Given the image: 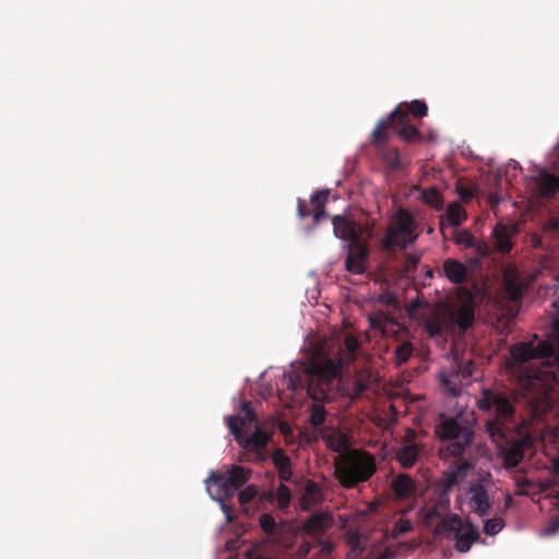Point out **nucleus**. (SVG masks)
<instances>
[{"mask_svg": "<svg viewBox=\"0 0 559 559\" xmlns=\"http://www.w3.org/2000/svg\"><path fill=\"white\" fill-rule=\"evenodd\" d=\"M318 492V486L313 481H309L306 485V495L302 498V508L308 509L311 504L310 498Z\"/></svg>", "mask_w": 559, "mask_h": 559, "instance_id": "obj_41", "label": "nucleus"}, {"mask_svg": "<svg viewBox=\"0 0 559 559\" xmlns=\"http://www.w3.org/2000/svg\"><path fill=\"white\" fill-rule=\"evenodd\" d=\"M275 498H276L278 508H281V509L287 508L292 500L290 489L282 483L276 489Z\"/></svg>", "mask_w": 559, "mask_h": 559, "instance_id": "obj_35", "label": "nucleus"}, {"mask_svg": "<svg viewBox=\"0 0 559 559\" xmlns=\"http://www.w3.org/2000/svg\"><path fill=\"white\" fill-rule=\"evenodd\" d=\"M250 475V469L238 465L231 466L226 473L212 472L207 479L209 489L215 486L217 498H228L249 480Z\"/></svg>", "mask_w": 559, "mask_h": 559, "instance_id": "obj_10", "label": "nucleus"}, {"mask_svg": "<svg viewBox=\"0 0 559 559\" xmlns=\"http://www.w3.org/2000/svg\"><path fill=\"white\" fill-rule=\"evenodd\" d=\"M476 404L481 412L493 411V416L485 425L491 440L498 445L507 443L509 424L515 412L509 397L502 392L486 388L480 391Z\"/></svg>", "mask_w": 559, "mask_h": 559, "instance_id": "obj_4", "label": "nucleus"}, {"mask_svg": "<svg viewBox=\"0 0 559 559\" xmlns=\"http://www.w3.org/2000/svg\"><path fill=\"white\" fill-rule=\"evenodd\" d=\"M426 276L429 277V278H432L433 276V271L427 266V270H426Z\"/></svg>", "mask_w": 559, "mask_h": 559, "instance_id": "obj_54", "label": "nucleus"}, {"mask_svg": "<svg viewBox=\"0 0 559 559\" xmlns=\"http://www.w3.org/2000/svg\"><path fill=\"white\" fill-rule=\"evenodd\" d=\"M274 467L278 473V478L282 481H289L293 475L290 457L285 453L283 449H276L272 456Z\"/></svg>", "mask_w": 559, "mask_h": 559, "instance_id": "obj_26", "label": "nucleus"}, {"mask_svg": "<svg viewBox=\"0 0 559 559\" xmlns=\"http://www.w3.org/2000/svg\"><path fill=\"white\" fill-rule=\"evenodd\" d=\"M329 195H330L329 190H321V191L314 192L310 198L311 205H312L313 210L324 209V206L328 202Z\"/></svg>", "mask_w": 559, "mask_h": 559, "instance_id": "obj_39", "label": "nucleus"}, {"mask_svg": "<svg viewBox=\"0 0 559 559\" xmlns=\"http://www.w3.org/2000/svg\"><path fill=\"white\" fill-rule=\"evenodd\" d=\"M522 459L523 454L520 450H511L506 455V464L508 466L515 467L519 465Z\"/></svg>", "mask_w": 559, "mask_h": 559, "instance_id": "obj_42", "label": "nucleus"}, {"mask_svg": "<svg viewBox=\"0 0 559 559\" xmlns=\"http://www.w3.org/2000/svg\"><path fill=\"white\" fill-rule=\"evenodd\" d=\"M335 478L347 489L368 481L377 471L376 459L365 450H349L338 455L334 462Z\"/></svg>", "mask_w": 559, "mask_h": 559, "instance_id": "obj_5", "label": "nucleus"}, {"mask_svg": "<svg viewBox=\"0 0 559 559\" xmlns=\"http://www.w3.org/2000/svg\"><path fill=\"white\" fill-rule=\"evenodd\" d=\"M239 407L242 415H230L229 417H236L238 419L236 420V426L240 431H245V428L248 424H257L259 419L255 411L251 405V402L241 401Z\"/></svg>", "mask_w": 559, "mask_h": 559, "instance_id": "obj_28", "label": "nucleus"}, {"mask_svg": "<svg viewBox=\"0 0 559 559\" xmlns=\"http://www.w3.org/2000/svg\"><path fill=\"white\" fill-rule=\"evenodd\" d=\"M259 523L263 532L269 535H273L277 528L274 518L267 513L260 515Z\"/></svg>", "mask_w": 559, "mask_h": 559, "instance_id": "obj_38", "label": "nucleus"}, {"mask_svg": "<svg viewBox=\"0 0 559 559\" xmlns=\"http://www.w3.org/2000/svg\"><path fill=\"white\" fill-rule=\"evenodd\" d=\"M559 528V521L556 523V525L551 528V532H556Z\"/></svg>", "mask_w": 559, "mask_h": 559, "instance_id": "obj_59", "label": "nucleus"}, {"mask_svg": "<svg viewBox=\"0 0 559 559\" xmlns=\"http://www.w3.org/2000/svg\"><path fill=\"white\" fill-rule=\"evenodd\" d=\"M445 219L449 225L459 226L466 219V213L460 204L451 203L448 205Z\"/></svg>", "mask_w": 559, "mask_h": 559, "instance_id": "obj_31", "label": "nucleus"}, {"mask_svg": "<svg viewBox=\"0 0 559 559\" xmlns=\"http://www.w3.org/2000/svg\"><path fill=\"white\" fill-rule=\"evenodd\" d=\"M418 514L421 516L424 525L430 527L435 520L442 521L451 515L450 502L432 496L429 502L419 509Z\"/></svg>", "mask_w": 559, "mask_h": 559, "instance_id": "obj_15", "label": "nucleus"}, {"mask_svg": "<svg viewBox=\"0 0 559 559\" xmlns=\"http://www.w3.org/2000/svg\"><path fill=\"white\" fill-rule=\"evenodd\" d=\"M543 230L545 233H557V231H559V219L556 218V217L548 218L543 224Z\"/></svg>", "mask_w": 559, "mask_h": 559, "instance_id": "obj_44", "label": "nucleus"}, {"mask_svg": "<svg viewBox=\"0 0 559 559\" xmlns=\"http://www.w3.org/2000/svg\"><path fill=\"white\" fill-rule=\"evenodd\" d=\"M556 499L559 501V491L556 493Z\"/></svg>", "mask_w": 559, "mask_h": 559, "instance_id": "obj_60", "label": "nucleus"}, {"mask_svg": "<svg viewBox=\"0 0 559 559\" xmlns=\"http://www.w3.org/2000/svg\"><path fill=\"white\" fill-rule=\"evenodd\" d=\"M552 467L557 475H559V456L552 461Z\"/></svg>", "mask_w": 559, "mask_h": 559, "instance_id": "obj_53", "label": "nucleus"}, {"mask_svg": "<svg viewBox=\"0 0 559 559\" xmlns=\"http://www.w3.org/2000/svg\"><path fill=\"white\" fill-rule=\"evenodd\" d=\"M530 242L532 245L533 248L535 249H543L544 246H543V238L540 235L534 233L530 236Z\"/></svg>", "mask_w": 559, "mask_h": 559, "instance_id": "obj_48", "label": "nucleus"}, {"mask_svg": "<svg viewBox=\"0 0 559 559\" xmlns=\"http://www.w3.org/2000/svg\"><path fill=\"white\" fill-rule=\"evenodd\" d=\"M535 193L543 199L551 200L559 193V176L538 169L532 178Z\"/></svg>", "mask_w": 559, "mask_h": 559, "instance_id": "obj_12", "label": "nucleus"}, {"mask_svg": "<svg viewBox=\"0 0 559 559\" xmlns=\"http://www.w3.org/2000/svg\"><path fill=\"white\" fill-rule=\"evenodd\" d=\"M297 213L300 218H305L310 214V211L304 200L298 199Z\"/></svg>", "mask_w": 559, "mask_h": 559, "instance_id": "obj_47", "label": "nucleus"}, {"mask_svg": "<svg viewBox=\"0 0 559 559\" xmlns=\"http://www.w3.org/2000/svg\"><path fill=\"white\" fill-rule=\"evenodd\" d=\"M468 506L472 512L478 516L484 518L489 514L491 509V501L488 496L486 487L479 483H472L468 487Z\"/></svg>", "mask_w": 559, "mask_h": 559, "instance_id": "obj_14", "label": "nucleus"}, {"mask_svg": "<svg viewBox=\"0 0 559 559\" xmlns=\"http://www.w3.org/2000/svg\"><path fill=\"white\" fill-rule=\"evenodd\" d=\"M454 241L456 245L474 249L479 258L487 257L491 250L490 246L485 240L477 239L473 234L465 229L455 231Z\"/></svg>", "mask_w": 559, "mask_h": 559, "instance_id": "obj_23", "label": "nucleus"}, {"mask_svg": "<svg viewBox=\"0 0 559 559\" xmlns=\"http://www.w3.org/2000/svg\"><path fill=\"white\" fill-rule=\"evenodd\" d=\"M504 289L508 295V297L512 301H518L522 298L523 289L521 283L518 282V280L512 277H507L504 281Z\"/></svg>", "mask_w": 559, "mask_h": 559, "instance_id": "obj_34", "label": "nucleus"}, {"mask_svg": "<svg viewBox=\"0 0 559 559\" xmlns=\"http://www.w3.org/2000/svg\"><path fill=\"white\" fill-rule=\"evenodd\" d=\"M326 216L324 209L313 210V222L318 224Z\"/></svg>", "mask_w": 559, "mask_h": 559, "instance_id": "obj_49", "label": "nucleus"}, {"mask_svg": "<svg viewBox=\"0 0 559 559\" xmlns=\"http://www.w3.org/2000/svg\"><path fill=\"white\" fill-rule=\"evenodd\" d=\"M350 543H352L353 551H358V552H362L364 551V548L360 546V538H359V536L353 537Z\"/></svg>", "mask_w": 559, "mask_h": 559, "instance_id": "obj_50", "label": "nucleus"}, {"mask_svg": "<svg viewBox=\"0 0 559 559\" xmlns=\"http://www.w3.org/2000/svg\"><path fill=\"white\" fill-rule=\"evenodd\" d=\"M377 150L391 170H397L401 167L400 153L396 147L385 145Z\"/></svg>", "mask_w": 559, "mask_h": 559, "instance_id": "obj_30", "label": "nucleus"}, {"mask_svg": "<svg viewBox=\"0 0 559 559\" xmlns=\"http://www.w3.org/2000/svg\"><path fill=\"white\" fill-rule=\"evenodd\" d=\"M444 228H445V223H444V219L441 218V221H440V230H441V233L444 231Z\"/></svg>", "mask_w": 559, "mask_h": 559, "instance_id": "obj_56", "label": "nucleus"}, {"mask_svg": "<svg viewBox=\"0 0 559 559\" xmlns=\"http://www.w3.org/2000/svg\"><path fill=\"white\" fill-rule=\"evenodd\" d=\"M557 334L552 340L534 342H519L511 346L510 355L520 368V383L524 391L533 393L544 390L547 383L555 378L548 369H524L523 365L535 359H554L559 364V322L556 325Z\"/></svg>", "mask_w": 559, "mask_h": 559, "instance_id": "obj_1", "label": "nucleus"}, {"mask_svg": "<svg viewBox=\"0 0 559 559\" xmlns=\"http://www.w3.org/2000/svg\"><path fill=\"white\" fill-rule=\"evenodd\" d=\"M415 221L412 213L406 209H399L392 217V223L388 227L383 238V248L392 250L399 248L405 249L417 239L415 233Z\"/></svg>", "mask_w": 559, "mask_h": 559, "instance_id": "obj_9", "label": "nucleus"}, {"mask_svg": "<svg viewBox=\"0 0 559 559\" xmlns=\"http://www.w3.org/2000/svg\"><path fill=\"white\" fill-rule=\"evenodd\" d=\"M312 547H313L312 543H310V542H306V540H305V542H302V543L300 544V546H299L298 550H297V556H298L300 559L306 558V557L310 554V551H311Z\"/></svg>", "mask_w": 559, "mask_h": 559, "instance_id": "obj_45", "label": "nucleus"}, {"mask_svg": "<svg viewBox=\"0 0 559 559\" xmlns=\"http://www.w3.org/2000/svg\"><path fill=\"white\" fill-rule=\"evenodd\" d=\"M419 445L412 443L400 448L396 451L395 459L404 468H411L415 465L419 455Z\"/></svg>", "mask_w": 559, "mask_h": 559, "instance_id": "obj_27", "label": "nucleus"}, {"mask_svg": "<svg viewBox=\"0 0 559 559\" xmlns=\"http://www.w3.org/2000/svg\"><path fill=\"white\" fill-rule=\"evenodd\" d=\"M318 545L320 546L319 551L322 556H329L333 551V544L331 542L321 539V537L319 538Z\"/></svg>", "mask_w": 559, "mask_h": 559, "instance_id": "obj_46", "label": "nucleus"}, {"mask_svg": "<svg viewBox=\"0 0 559 559\" xmlns=\"http://www.w3.org/2000/svg\"><path fill=\"white\" fill-rule=\"evenodd\" d=\"M342 368V358L312 360L306 369L308 395L317 402L333 401L338 395Z\"/></svg>", "mask_w": 559, "mask_h": 559, "instance_id": "obj_3", "label": "nucleus"}, {"mask_svg": "<svg viewBox=\"0 0 559 559\" xmlns=\"http://www.w3.org/2000/svg\"><path fill=\"white\" fill-rule=\"evenodd\" d=\"M438 273L444 276L451 284L462 285L468 280L472 271L465 263L448 258L443 261L442 269Z\"/></svg>", "mask_w": 559, "mask_h": 559, "instance_id": "obj_16", "label": "nucleus"}, {"mask_svg": "<svg viewBox=\"0 0 559 559\" xmlns=\"http://www.w3.org/2000/svg\"><path fill=\"white\" fill-rule=\"evenodd\" d=\"M382 320H386V318H384V317H383V318H380V319H377V318L371 319V325H372L373 328L384 329V326H383V325H382V323L380 322V321H382Z\"/></svg>", "mask_w": 559, "mask_h": 559, "instance_id": "obj_52", "label": "nucleus"}, {"mask_svg": "<svg viewBox=\"0 0 559 559\" xmlns=\"http://www.w3.org/2000/svg\"><path fill=\"white\" fill-rule=\"evenodd\" d=\"M518 233L519 227L516 224H496L491 233L493 250L501 254L509 253L513 248L512 239Z\"/></svg>", "mask_w": 559, "mask_h": 559, "instance_id": "obj_13", "label": "nucleus"}, {"mask_svg": "<svg viewBox=\"0 0 559 559\" xmlns=\"http://www.w3.org/2000/svg\"><path fill=\"white\" fill-rule=\"evenodd\" d=\"M391 127L390 117L385 119H381L378 121L371 133V144L376 146V148H380L385 146L386 140L389 138V128Z\"/></svg>", "mask_w": 559, "mask_h": 559, "instance_id": "obj_29", "label": "nucleus"}, {"mask_svg": "<svg viewBox=\"0 0 559 559\" xmlns=\"http://www.w3.org/2000/svg\"><path fill=\"white\" fill-rule=\"evenodd\" d=\"M332 223L334 235L337 238L349 241L350 243L359 242V234L353 221H349L344 216L336 215L333 217Z\"/></svg>", "mask_w": 559, "mask_h": 559, "instance_id": "obj_22", "label": "nucleus"}, {"mask_svg": "<svg viewBox=\"0 0 559 559\" xmlns=\"http://www.w3.org/2000/svg\"><path fill=\"white\" fill-rule=\"evenodd\" d=\"M421 200L436 210L442 209V195L436 188L425 189L421 192Z\"/></svg>", "mask_w": 559, "mask_h": 559, "instance_id": "obj_32", "label": "nucleus"}, {"mask_svg": "<svg viewBox=\"0 0 559 559\" xmlns=\"http://www.w3.org/2000/svg\"><path fill=\"white\" fill-rule=\"evenodd\" d=\"M413 530V524L407 519H400L395 522L392 528V537L399 538L402 534L408 533Z\"/></svg>", "mask_w": 559, "mask_h": 559, "instance_id": "obj_37", "label": "nucleus"}, {"mask_svg": "<svg viewBox=\"0 0 559 559\" xmlns=\"http://www.w3.org/2000/svg\"><path fill=\"white\" fill-rule=\"evenodd\" d=\"M332 525L333 518L328 512H314L304 521L302 530L305 533L316 538H320L332 527Z\"/></svg>", "mask_w": 559, "mask_h": 559, "instance_id": "obj_17", "label": "nucleus"}, {"mask_svg": "<svg viewBox=\"0 0 559 559\" xmlns=\"http://www.w3.org/2000/svg\"><path fill=\"white\" fill-rule=\"evenodd\" d=\"M390 123L396 134L407 143H416L424 140L423 133L409 121V119L393 117L390 115Z\"/></svg>", "mask_w": 559, "mask_h": 559, "instance_id": "obj_20", "label": "nucleus"}, {"mask_svg": "<svg viewBox=\"0 0 559 559\" xmlns=\"http://www.w3.org/2000/svg\"><path fill=\"white\" fill-rule=\"evenodd\" d=\"M472 467L473 465L468 461L464 459L456 460L433 481L432 496L451 502V492L467 476Z\"/></svg>", "mask_w": 559, "mask_h": 559, "instance_id": "obj_11", "label": "nucleus"}, {"mask_svg": "<svg viewBox=\"0 0 559 559\" xmlns=\"http://www.w3.org/2000/svg\"><path fill=\"white\" fill-rule=\"evenodd\" d=\"M436 536H445L454 540V547L460 552H467L473 543L478 540L479 531L469 522L463 523L457 514L439 521L433 530Z\"/></svg>", "mask_w": 559, "mask_h": 559, "instance_id": "obj_8", "label": "nucleus"}, {"mask_svg": "<svg viewBox=\"0 0 559 559\" xmlns=\"http://www.w3.org/2000/svg\"><path fill=\"white\" fill-rule=\"evenodd\" d=\"M479 263V259L478 258H473L469 260V265H476Z\"/></svg>", "mask_w": 559, "mask_h": 559, "instance_id": "obj_55", "label": "nucleus"}, {"mask_svg": "<svg viewBox=\"0 0 559 559\" xmlns=\"http://www.w3.org/2000/svg\"><path fill=\"white\" fill-rule=\"evenodd\" d=\"M322 438L326 443V447L333 452L342 455L346 451L353 450L352 437L340 429L323 428L321 431Z\"/></svg>", "mask_w": 559, "mask_h": 559, "instance_id": "obj_19", "label": "nucleus"}, {"mask_svg": "<svg viewBox=\"0 0 559 559\" xmlns=\"http://www.w3.org/2000/svg\"><path fill=\"white\" fill-rule=\"evenodd\" d=\"M392 490L397 499L406 500L416 491L415 481L407 474H399L391 483Z\"/></svg>", "mask_w": 559, "mask_h": 559, "instance_id": "obj_25", "label": "nucleus"}, {"mask_svg": "<svg viewBox=\"0 0 559 559\" xmlns=\"http://www.w3.org/2000/svg\"><path fill=\"white\" fill-rule=\"evenodd\" d=\"M428 107L424 100H412L409 103L404 102L399 104L395 109L390 114L393 117H401L404 119H409V116L414 118H423L427 116Z\"/></svg>", "mask_w": 559, "mask_h": 559, "instance_id": "obj_24", "label": "nucleus"}, {"mask_svg": "<svg viewBox=\"0 0 559 559\" xmlns=\"http://www.w3.org/2000/svg\"><path fill=\"white\" fill-rule=\"evenodd\" d=\"M255 495H257V490L252 486L245 488L238 495L239 503L246 504V503L250 502L255 497Z\"/></svg>", "mask_w": 559, "mask_h": 559, "instance_id": "obj_43", "label": "nucleus"}, {"mask_svg": "<svg viewBox=\"0 0 559 559\" xmlns=\"http://www.w3.org/2000/svg\"><path fill=\"white\" fill-rule=\"evenodd\" d=\"M326 411L322 404H312L310 408L309 421L314 429L323 426L325 421Z\"/></svg>", "mask_w": 559, "mask_h": 559, "instance_id": "obj_33", "label": "nucleus"}, {"mask_svg": "<svg viewBox=\"0 0 559 559\" xmlns=\"http://www.w3.org/2000/svg\"><path fill=\"white\" fill-rule=\"evenodd\" d=\"M368 258L366 246L358 243H350L349 250L345 260L346 270L352 274H362L366 270L365 263Z\"/></svg>", "mask_w": 559, "mask_h": 559, "instance_id": "obj_21", "label": "nucleus"}, {"mask_svg": "<svg viewBox=\"0 0 559 559\" xmlns=\"http://www.w3.org/2000/svg\"><path fill=\"white\" fill-rule=\"evenodd\" d=\"M236 417H226V424L237 444L243 450L242 462L264 463L269 460L267 444L272 436L266 430L257 426L251 435L240 431L236 426Z\"/></svg>", "mask_w": 559, "mask_h": 559, "instance_id": "obj_7", "label": "nucleus"}, {"mask_svg": "<svg viewBox=\"0 0 559 559\" xmlns=\"http://www.w3.org/2000/svg\"><path fill=\"white\" fill-rule=\"evenodd\" d=\"M396 329L393 331L394 338L400 342L394 349V362L400 366L406 364L414 353V345L408 340V329L395 324Z\"/></svg>", "mask_w": 559, "mask_h": 559, "instance_id": "obj_18", "label": "nucleus"}, {"mask_svg": "<svg viewBox=\"0 0 559 559\" xmlns=\"http://www.w3.org/2000/svg\"><path fill=\"white\" fill-rule=\"evenodd\" d=\"M504 526V522L500 518L489 519L484 524V532L487 535H496L498 534Z\"/></svg>", "mask_w": 559, "mask_h": 559, "instance_id": "obj_36", "label": "nucleus"}, {"mask_svg": "<svg viewBox=\"0 0 559 559\" xmlns=\"http://www.w3.org/2000/svg\"><path fill=\"white\" fill-rule=\"evenodd\" d=\"M552 305L556 309L559 310V297L554 300Z\"/></svg>", "mask_w": 559, "mask_h": 559, "instance_id": "obj_57", "label": "nucleus"}, {"mask_svg": "<svg viewBox=\"0 0 559 559\" xmlns=\"http://www.w3.org/2000/svg\"><path fill=\"white\" fill-rule=\"evenodd\" d=\"M258 549L254 547H251L246 550L247 559H263L262 557L258 556Z\"/></svg>", "mask_w": 559, "mask_h": 559, "instance_id": "obj_51", "label": "nucleus"}, {"mask_svg": "<svg viewBox=\"0 0 559 559\" xmlns=\"http://www.w3.org/2000/svg\"><path fill=\"white\" fill-rule=\"evenodd\" d=\"M475 297L465 287H457L455 301L443 312H435L425 320L424 329L429 337H447L449 333L464 335L475 321Z\"/></svg>", "mask_w": 559, "mask_h": 559, "instance_id": "obj_2", "label": "nucleus"}, {"mask_svg": "<svg viewBox=\"0 0 559 559\" xmlns=\"http://www.w3.org/2000/svg\"><path fill=\"white\" fill-rule=\"evenodd\" d=\"M408 261H409V263H412V264H414V265H415V264L417 263V261H418V260H417L416 258L409 257V258H408Z\"/></svg>", "mask_w": 559, "mask_h": 559, "instance_id": "obj_58", "label": "nucleus"}, {"mask_svg": "<svg viewBox=\"0 0 559 559\" xmlns=\"http://www.w3.org/2000/svg\"><path fill=\"white\" fill-rule=\"evenodd\" d=\"M358 341L354 336H346L344 340V347L347 350V356L349 360H354L356 357V350L358 349Z\"/></svg>", "mask_w": 559, "mask_h": 559, "instance_id": "obj_40", "label": "nucleus"}, {"mask_svg": "<svg viewBox=\"0 0 559 559\" xmlns=\"http://www.w3.org/2000/svg\"><path fill=\"white\" fill-rule=\"evenodd\" d=\"M435 433L442 441L450 443L441 449L442 456L457 457L469 448L474 440L473 423L462 415L448 417L440 414L435 425Z\"/></svg>", "mask_w": 559, "mask_h": 559, "instance_id": "obj_6", "label": "nucleus"}]
</instances>
